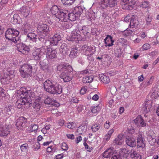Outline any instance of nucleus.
I'll return each mask as SVG.
<instances>
[{"mask_svg":"<svg viewBox=\"0 0 159 159\" xmlns=\"http://www.w3.org/2000/svg\"><path fill=\"white\" fill-rule=\"evenodd\" d=\"M5 95V90L2 87H0V97H4Z\"/></svg>","mask_w":159,"mask_h":159,"instance_id":"nucleus-58","label":"nucleus"},{"mask_svg":"<svg viewBox=\"0 0 159 159\" xmlns=\"http://www.w3.org/2000/svg\"><path fill=\"white\" fill-rule=\"evenodd\" d=\"M61 39L60 35L58 34H56L52 37L50 38L47 41L46 43H50V45L52 46L56 45Z\"/></svg>","mask_w":159,"mask_h":159,"instance_id":"nucleus-13","label":"nucleus"},{"mask_svg":"<svg viewBox=\"0 0 159 159\" xmlns=\"http://www.w3.org/2000/svg\"><path fill=\"white\" fill-rule=\"evenodd\" d=\"M11 75H8V74L4 73L1 79V82L2 84H8L10 82L12 78Z\"/></svg>","mask_w":159,"mask_h":159,"instance_id":"nucleus-27","label":"nucleus"},{"mask_svg":"<svg viewBox=\"0 0 159 159\" xmlns=\"http://www.w3.org/2000/svg\"><path fill=\"white\" fill-rule=\"evenodd\" d=\"M139 22L138 20L135 18H132L130 20L129 28H134L136 29L138 28Z\"/></svg>","mask_w":159,"mask_h":159,"instance_id":"nucleus-29","label":"nucleus"},{"mask_svg":"<svg viewBox=\"0 0 159 159\" xmlns=\"http://www.w3.org/2000/svg\"><path fill=\"white\" fill-rule=\"evenodd\" d=\"M93 48L91 46H88L85 44L82 47V50L83 51L84 54L85 55H88L89 54H93L92 51Z\"/></svg>","mask_w":159,"mask_h":159,"instance_id":"nucleus-24","label":"nucleus"},{"mask_svg":"<svg viewBox=\"0 0 159 159\" xmlns=\"http://www.w3.org/2000/svg\"><path fill=\"white\" fill-rule=\"evenodd\" d=\"M93 80V78L92 76H85L83 79V82L84 83H90Z\"/></svg>","mask_w":159,"mask_h":159,"instance_id":"nucleus-43","label":"nucleus"},{"mask_svg":"<svg viewBox=\"0 0 159 159\" xmlns=\"http://www.w3.org/2000/svg\"><path fill=\"white\" fill-rule=\"evenodd\" d=\"M93 54H89L88 55H86L87 56V59L90 61H92L94 60V58L93 57Z\"/></svg>","mask_w":159,"mask_h":159,"instance_id":"nucleus-60","label":"nucleus"},{"mask_svg":"<svg viewBox=\"0 0 159 159\" xmlns=\"http://www.w3.org/2000/svg\"><path fill=\"white\" fill-rule=\"evenodd\" d=\"M27 37L29 40H31L33 42H36L37 35L35 33H29L27 35Z\"/></svg>","mask_w":159,"mask_h":159,"instance_id":"nucleus-39","label":"nucleus"},{"mask_svg":"<svg viewBox=\"0 0 159 159\" xmlns=\"http://www.w3.org/2000/svg\"><path fill=\"white\" fill-rule=\"evenodd\" d=\"M5 116H6V114L4 108H0V117Z\"/></svg>","mask_w":159,"mask_h":159,"instance_id":"nucleus-57","label":"nucleus"},{"mask_svg":"<svg viewBox=\"0 0 159 159\" xmlns=\"http://www.w3.org/2000/svg\"><path fill=\"white\" fill-rule=\"evenodd\" d=\"M75 0H61L62 3L65 5H70Z\"/></svg>","mask_w":159,"mask_h":159,"instance_id":"nucleus-47","label":"nucleus"},{"mask_svg":"<svg viewBox=\"0 0 159 159\" xmlns=\"http://www.w3.org/2000/svg\"><path fill=\"white\" fill-rule=\"evenodd\" d=\"M125 142L126 144L130 147H134L136 145V142L135 139L130 136L126 137Z\"/></svg>","mask_w":159,"mask_h":159,"instance_id":"nucleus-21","label":"nucleus"},{"mask_svg":"<svg viewBox=\"0 0 159 159\" xmlns=\"http://www.w3.org/2000/svg\"><path fill=\"white\" fill-rule=\"evenodd\" d=\"M78 53V49L76 48H73L70 52L69 57L72 58H74L77 56Z\"/></svg>","mask_w":159,"mask_h":159,"instance_id":"nucleus-37","label":"nucleus"},{"mask_svg":"<svg viewBox=\"0 0 159 159\" xmlns=\"http://www.w3.org/2000/svg\"><path fill=\"white\" fill-rule=\"evenodd\" d=\"M100 78L101 81L105 84H108L110 82L109 78L103 74H101L100 75Z\"/></svg>","mask_w":159,"mask_h":159,"instance_id":"nucleus-38","label":"nucleus"},{"mask_svg":"<svg viewBox=\"0 0 159 159\" xmlns=\"http://www.w3.org/2000/svg\"><path fill=\"white\" fill-rule=\"evenodd\" d=\"M115 55L117 57H120L122 55L121 50L120 49H116L115 51Z\"/></svg>","mask_w":159,"mask_h":159,"instance_id":"nucleus-54","label":"nucleus"},{"mask_svg":"<svg viewBox=\"0 0 159 159\" xmlns=\"http://www.w3.org/2000/svg\"><path fill=\"white\" fill-rule=\"evenodd\" d=\"M106 47H110L113 45L114 41L112 39V37L110 35H107L104 39Z\"/></svg>","mask_w":159,"mask_h":159,"instance_id":"nucleus-25","label":"nucleus"},{"mask_svg":"<svg viewBox=\"0 0 159 159\" xmlns=\"http://www.w3.org/2000/svg\"><path fill=\"white\" fill-rule=\"evenodd\" d=\"M148 140L149 143L151 145H154L156 143V139L155 138V136L152 132H151L148 134Z\"/></svg>","mask_w":159,"mask_h":159,"instance_id":"nucleus-28","label":"nucleus"},{"mask_svg":"<svg viewBox=\"0 0 159 159\" xmlns=\"http://www.w3.org/2000/svg\"><path fill=\"white\" fill-rule=\"evenodd\" d=\"M128 132L130 134H132L134 133L135 130L133 127H131L130 128H128Z\"/></svg>","mask_w":159,"mask_h":159,"instance_id":"nucleus-63","label":"nucleus"},{"mask_svg":"<svg viewBox=\"0 0 159 159\" xmlns=\"http://www.w3.org/2000/svg\"><path fill=\"white\" fill-rule=\"evenodd\" d=\"M46 52V49L45 48H42L40 50L39 49H36L32 53L33 58L35 60H39L42 56Z\"/></svg>","mask_w":159,"mask_h":159,"instance_id":"nucleus-9","label":"nucleus"},{"mask_svg":"<svg viewBox=\"0 0 159 159\" xmlns=\"http://www.w3.org/2000/svg\"><path fill=\"white\" fill-rule=\"evenodd\" d=\"M19 72L22 77L29 78L32 75V67L30 64H24L20 66Z\"/></svg>","mask_w":159,"mask_h":159,"instance_id":"nucleus-3","label":"nucleus"},{"mask_svg":"<svg viewBox=\"0 0 159 159\" xmlns=\"http://www.w3.org/2000/svg\"><path fill=\"white\" fill-rule=\"evenodd\" d=\"M9 130L8 126L5 124L4 125H0V136H7L8 134L10 133Z\"/></svg>","mask_w":159,"mask_h":159,"instance_id":"nucleus-15","label":"nucleus"},{"mask_svg":"<svg viewBox=\"0 0 159 159\" xmlns=\"http://www.w3.org/2000/svg\"><path fill=\"white\" fill-rule=\"evenodd\" d=\"M152 16H150L149 15H148L146 19V25L147 26L151 25H152Z\"/></svg>","mask_w":159,"mask_h":159,"instance_id":"nucleus-49","label":"nucleus"},{"mask_svg":"<svg viewBox=\"0 0 159 159\" xmlns=\"http://www.w3.org/2000/svg\"><path fill=\"white\" fill-rule=\"evenodd\" d=\"M44 102L45 104L53 105L55 107H57L60 106V104L55 100L50 98L46 99Z\"/></svg>","mask_w":159,"mask_h":159,"instance_id":"nucleus-26","label":"nucleus"},{"mask_svg":"<svg viewBox=\"0 0 159 159\" xmlns=\"http://www.w3.org/2000/svg\"><path fill=\"white\" fill-rule=\"evenodd\" d=\"M130 155L133 159H141L140 154L134 149H131L129 152Z\"/></svg>","mask_w":159,"mask_h":159,"instance_id":"nucleus-30","label":"nucleus"},{"mask_svg":"<svg viewBox=\"0 0 159 159\" xmlns=\"http://www.w3.org/2000/svg\"><path fill=\"white\" fill-rule=\"evenodd\" d=\"M152 103V102L151 100L145 102L142 107V110L143 113H147L150 111Z\"/></svg>","mask_w":159,"mask_h":159,"instance_id":"nucleus-20","label":"nucleus"},{"mask_svg":"<svg viewBox=\"0 0 159 159\" xmlns=\"http://www.w3.org/2000/svg\"><path fill=\"white\" fill-rule=\"evenodd\" d=\"M61 148L63 150L66 151L68 148V147L66 143H63L62 144Z\"/></svg>","mask_w":159,"mask_h":159,"instance_id":"nucleus-56","label":"nucleus"},{"mask_svg":"<svg viewBox=\"0 0 159 159\" xmlns=\"http://www.w3.org/2000/svg\"><path fill=\"white\" fill-rule=\"evenodd\" d=\"M17 50L19 52L25 55L28 54L30 51L29 47L22 43L17 45Z\"/></svg>","mask_w":159,"mask_h":159,"instance_id":"nucleus-14","label":"nucleus"},{"mask_svg":"<svg viewBox=\"0 0 159 159\" xmlns=\"http://www.w3.org/2000/svg\"><path fill=\"white\" fill-rule=\"evenodd\" d=\"M117 4L116 0H101V5L103 8L107 7H114Z\"/></svg>","mask_w":159,"mask_h":159,"instance_id":"nucleus-12","label":"nucleus"},{"mask_svg":"<svg viewBox=\"0 0 159 159\" xmlns=\"http://www.w3.org/2000/svg\"><path fill=\"white\" fill-rule=\"evenodd\" d=\"M129 153V152L127 149L125 148H121L120 149V154L122 155L123 157L126 155H128V154Z\"/></svg>","mask_w":159,"mask_h":159,"instance_id":"nucleus-46","label":"nucleus"},{"mask_svg":"<svg viewBox=\"0 0 159 159\" xmlns=\"http://www.w3.org/2000/svg\"><path fill=\"white\" fill-rule=\"evenodd\" d=\"M134 32V29H129V28H127L126 30L125 31V33H126V36H129L132 34Z\"/></svg>","mask_w":159,"mask_h":159,"instance_id":"nucleus-51","label":"nucleus"},{"mask_svg":"<svg viewBox=\"0 0 159 159\" xmlns=\"http://www.w3.org/2000/svg\"><path fill=\"white\" fill-rule=\"evenodd\" d=\"M20 11L23 16L26 17L30 12V9L27 7H23L20 8Z\"/></svg>","mask_w":159,"mask_h":159,"instance_id":"nucleus-35","label":"nucleus"},{"mask_svg":"<svg viewBox=\"0 0 159 159\" xmlns=\"http://www.w3.org/2000/svg\"><path fill=\"white\" fill-rule=\"evenodd\" d=\"M83 9L80 6H77L75 7L74 10L73 11L76 16H79L83 12Z\"/></svg>","mask_w":159,"mask_h":159,"instance_id":"nucleus-36","label":"nucleus"},{"mask_svg":"<svg viewBox=\"0 0 159 159\" xmlns=\"http://www.w3.org/2000/svg\"><path fill=\"white\" fill-rule=\"evenodd\" d=\"M52 13L56 17V21L61 23L62 20H65V16H66L67 10L63 9H59L58 7L54 5L50 9Z\"/></svg>","mask_w":159,"mask_h":159,"instance_id":"nucleus-2","label":"nucleus"},{"mask_svg":"<svg viewBox=\"0 0 159 159\" xmlns=\"http://www.w3.org/2000/svg\"><path fill=\"white\" fill-rule=\"evenodd\" d=\"M19 31L13 28L8 29L5 33V37L7 39L11 41L14 43H16L19 41L18 35Z\"/></svg>","mask_w":159,"mask_h":159,"instance_id":"nucleus-4","label":"nucleus"},{"mask_svg":"<svg viewBox=\"0 0 159 159\" xmlns=\"http://www.w3.org/2000/svg\"><path fill=\"white\" fill-rule=\"evenodd\" d=\"M111 159H121L120 155L119 154L113 155Z\"/></svg>","mask_w":159,"mask_h":159,"instance_id":"nucleus-64","label":"nucleus"},{"mask_svg":"<svg viewBox=\"0 0 159 159\" xmlns=\"http://www.w3.org/2000/svg\"><path fill=\"white\" fill-rule=\"evenodd\" d=\"M116 150L113 147H110L107 149L103 153V157L106 158H108L113 154H116Z\"/></svg>","mask_w":159,"mask_h":159,"instance_id":"nucleus-16","label":"nucleus"},{"mask_svg":"<svg viewBox=\"0 0 159 159\" xmlns=\"http://www.w3.org/2000/svg\"><path fill=\"white\" fill-rule=\"evenodd\" d=\"M28 148V146L27 143L22 144L20 147L21 150L22 152H26Z\"/></svg>","mask_w":159,"mask_h":159,"instance_id":"nucleus-52","label":"nucleus"},{"mask_svg":"<svg viewBox=\"0 0 159 159\" xmlns=\"http://www.w3.org/2000/svg\"><path fill=\"white\" fill-rule=\"evenodd\" d=\"M71 72H65L61 74V78L63 79L64 82H68L72 80L73 75L70 74Z\"/></svg>","mask_w":159,"mask_h":159,"instance_id":"nucleus-22","label":"nucleus"},{"mask_svg":"<svg viewBox=\"0 0 159 159\" xmlns=\"http://www.w3.org/2000/svg\"><path fill=\"white\" fill-rule=\"evenodd\" d=\"M31 28V25L28 23L25 24L23 27V30L24 31V33H27L28 31Z\"/></svg>","mask_w":159,"mask_h":159,"instance_id":"nucleus-44","label":"nucleus"},{"mask_svg":"<svg viewBox=\"0 0 159 159\" xmlns=\"http://www.w3.org/2000/svg\"><path fill=\"white\" fill-rule=\"evenodd\" d=\"M44 90L52 94H60L62 92V88L57 82L47 80L43 83Z\"/></svg>","mask_w":159,"mask_h":159,"instance_id":"nucleus-1","label":"nucleus"},{"mask_svg":"<svg viewBox=\"0 0 159 159\" xmlns=\"http://www.w3.org/2000/svg\"><path fill=\"white\" fill-rule=\"evenodd\" d=\"M143 138L142 137L141 134H139L138 135L137 141V146L138 148H144L145 147V144L143 143Z\"/></svg>","mask_w":159,"mask_h":159,"instance_id":"nucleus-33","label":"nucleus"},{"mask_svg":"<svg viewBox=\"0 0 159 159\" xmlns=\"http://www.w3.org/2000/svg\"><path fill=\"white\" fill-rule=\"evenodd\" d=\"M122 7L124 9L127 10H130L132 9L133 8V6L129 5L128 3H122Z\"/></svg>","mask_w":159,"mask_h":159,"instance_id":"nucleus-42","label":"nucleus"},{"mask_svg":"<svg viewBox=\"0 0 159 159\" xmlns=\"http://www.w3.org/2000/svg\"><path fill=\"white\" fill-rule=\"evenodd\" d=\"M123 142V140L121 137L120 136H118L115 139L114 143L116 144L120 145H121Z\"/></svg>","mask_w":159,"mask_h":159,"instance_id":"nucleus-41","label":"nucleus"},{"mask_svg":"<svg viewBox=\"0 0 159 159\" xmlns=\"http://www.w3.org/2000/svg\"><path fill=\"white\" fill-rule=\"evenodd\" d=\"M69 38V40L76 43L81 39L80 35L76 31H73Z\"/></svg>","mask_w":159,"mask_h":159,"instance_id":"nucleus-19","label":"nucleus"},{"mask_svg":"<svg viewBox=\"0 0 159 159\" xmlns=\"http://www.w3.org/2000/svg\"><path fill=\"white\" fill-rule=\"evenodd\" d=\"M111 123L109 121H107L104 124V127L107 129H108L111 125Z\"/></svg>","mask_w":159,"mask_h":159,"instance_id":"nucleus-62","label":"nucleus"},{"mask_svg":"<svg viewBox=\"0 0 159 159\" xmlns=\"http://www.w3.org/2000/svg\"><path fill=\"white\" fill-rule=\"evenodd\" d=\"M57 70L62 74L65 72H71L73 70V69L70 65L68 66L65 64H61L57 66Z\"/></svg>","mask_w":159,"mask_h":159,"instance_id":"nucleus-10","label":"nucleus"},{"mask_svg":"<svg viewBox=\"0 0 159 159\" xmlns=\"http://www.w3.org/2000/svg\"><path fill=\"white\" fill-rule=\"evenodd\" d=\"M46 49V52L44 55H46V57L49 60H51L57 57V53L56 49H53L52 48H45Z\"/></svg>","mask_w":159,"mask_h":159,"instance_id":"nucleus-8","label":"nucleus"},{"mask_svg":"<svg viewBox=\"0 0 159 159\" xmlns=\"http://www.w3.org/2000/svg\"><path fill=\"white\" fill-rule=\"evenodd\" d=\"M134 123L136 125L139 127H145L146 125V122L141 116H139L134 120Z\"/></svg>","mask_w":159,"mask_h":159,"instance_id":"nucleus-17","label":"nucleus"},{"mask_svg":"<svg viewBox=\"0 0 159 159\" xmlns=\"http://www.w3.org/2000/svg\"><path fill=\"white\" fill-rule=\"evenodd\" d=\"M38 126L36 124H31L29 126L30 130L31 132H35L38 129Z\"/></svg>","mask_w":159,"mask_h":159,"instance_id":"nucleus-48","label":"nucleus"},{"mask_svg":"<svg viewBox=\"0 0 159 159\" xmlns=\"http://www.w3.org/2000/svg\"><path fill=\"white\" fill-rule=\"evenodd\" d=\"M140 6L141 7L143 8H147L149 6V3L146 1L143 2L140 5Z\"/></svg>","mask_w":159,"mask_h":159,"instance_id":"nucleus-55","label":"nucleus"},{"mask_svg":"<svg viewBox=\"0 0 159 159\" xmlns=\"http://www.w3.org/2000/svg\"><path fill=\"white\" fill-rule=\"evenodd\" d=\"M152 82V77H151L149 81L145 82L144 84H141V86L142 87V88H145L146 87L151 84Z\"/></svg>","mask_w":159,"mask_h":159,"instance_id":"nucleus-50","label":"nucleus"},{"mask_svg":"<svg viewBox=\"0 0 159 159\" xmlns=\"http://www.w3.org/2000/svg\"><path fill=\"white\" fill-rule=\"evenodd\" d=\"M66 16H65V18L64 19H65V20H62L61 22H66L67 21L68 19L72 21H74L76 20L77 18L78 17V16H76V15L74 12L68 14L67 10V13H66Z\"/></svg>","mask_w":159,"mask_h":159,"instance_id":"nucleus-18","label":"nucleus"},{"mask_svg":"<svg viewBox=\"0 0 159 159\" xmlns=\"http://www.w3.org/2000/svg\"><path fill=\"white\" fill-rule=\"evenodd\" d=\"M41 98L39 97L36 98L34 102L33 107L36 111H39L41 107Z\"/></svg>","mask_w":159,"mask_h":159,"instance_id":"nucleus-23","label":"nucleus"},{"mask_svg":"<svg viewBox=\"0 0 159 159\" xmlns=\"http://www.w3.org/2000/svg\"><path fill=\"white\" fill-rule=\"evenodd\" d=\"M100 128V125L98 124L95 123L91 127V129L93 132H96L98 131Z\"/></svg>","mask_w":159,"mask_h":159,"instance_id":"nucleus-45","label":"nucleus"},{"mask_svg":"<svg viewBox=\"0 0 159 159\" xmlns=\"http://www.w3.org/2000/svg\"><path fill=\"white\" fill-rule=\"evenodd\" d=\"M27 122V119L22 116L17 120L16 125L18 129H21L26 127Z\"/></svg>","mask_w":159,"mask_h":159,"instance_id":"nucleus-11","label":"nucleus"},{"mask_svg":"<svg viewBox=\"0 0 159 159\" xmlns=\"http://www.w3.org/2000/svg\"><path fill=\"white\" fill-rule=\"evenodd\" d=\"M79 30V32L80 33H82L84 35L87 34V33H88V31L85 27L83 28L81 30Z\"/></svg>","mask_w":159,"mask_h":159,"instance_id":"nucleus-59","label":"nucleus"},{"mask_svg":"<svg viewBox=\"0 0 159 159\" xmlns=\"http://www.w3.org/2000/svg\"><path fill=\"white\" fill-rule=\"evenodd\" d=\"M85 56L84 55H83L82 56L79 58L78 60V62L82 65L84 64L85 62Z\"/></svg>","mask_w":159,"mask_h":159,"instance_id":"nucleus-53","label":"nucleus"},{"mask_svg":"<svg viewBox=\"0 0 159 159\" xmlns=\"http://www.w3.org/2000/svg\"><path fill=\"white\" fill-rule=\"evenodd\" d=\"M59 50L63 55H65L68 52L69 49L66 44L63 43L61 46Z\"/></svg>","mask_w":159,"mask_h":159,"instance_id":"nucleus-31","label":"nucleus"},{"mask_svg":"<svg viewBox=\"0 0 159 159\" xmlns=\"http://www.w3.org/2000/svg\"><path fill=\"white\" fill-rule=\"evenodd\" d=\"M143 49L147 50L149 49L150 48V45L148 43L144 44L142 46Z\"/></svg>","mask_w":159,"mask_h":159,"instance_id":"nucleus-61","label":"nucleus"},{"mask_svg":"<svg viewBox=\"0 0 159 159\" xmlns=\"http://www.w3.org/2000/svg\"><path fill=\"white\" fill-rule=\"evenodd\" d=\"M13 107L12 106L8 105L7 107L4 108L6 114V116H7L9 117L14 112Z\"/></svg>","mask_w":159,"mask_h":159,"instance_id":"nucleus-32","label":"nucleus"},{"mask_svg":"<svg viewBox=\"0 0 159 159\" xmlns=\"http://www.w3.org/2000/svg\"><path fill=\"white\" fill-rule=\"evenodd\" d=\"M37 32L39 37V39L41 42L44 41L45 37L49 32V27L46 24H43L39 25L37 28Z\"/></svg>","mask_w":159,"mask_h":159,"instance_id":"nucleus-5","label":"nucleus"},{"mask_svg":"<svg viewBox=\"0 0 159 159\" xmlns=\"http://www.w3.org/2000/svg\"><path fill=\"white\" fill-rule=\"evenodd\" d=\"M19 92L21 93L22 95L23 94L25 95V99H27V98L30 99V102L34 100L35 97V93L32 89L28 90L25 87H22L20 89Z\"/></svg>","mask_w":159,"mask_h":159,"instance_id":"nucleus-6","label":"nucleus"},{"mask_svg":"<svg viewBox=\"0 0 159 159\" xmlns=\"http://www.w3.org/2000/svg\"><path fill=\"white\" fill-rule=\"evenodd\" d=\"M18 93L20 94L19 96V99L16 102V105L18 108H20L22 107L24 105H26L30 103V99L27 98L25 99V95L23 94L22 95L21 93L19 92Z\"/></svg>","mask_w":159,"mask_h":159,"instance_id":"nucleus-7","label":"nucleus"},{"mask_svg":"<svg viewBox=\"0 0 159 159\" xmlns=\"http://www.w3.org/2000/svg\"><path fill=\"white\" fill-rule=\"evenodd\" d=\"M100 107L99 106H97L96 107H92L91 111L92 112L94 115V116H95L100 111Z\"/></svg>","mask_w":159,"mask_h":159,"instance_id":"nucleus-40","label":"nucleus"},{"mask_svg":"<svg viewBox=\"0 0 159 159\" xmlns=\"http://www.w3.org/2000/svg\"><path fill=\"white\" fill-rule=\"evenodd\" d=\"M97 13H95L93 11L89 12L86 15V17L89 19V20L91 22L94 20L96 17Z\"/></svg>","mask_w":159,"mask_h":159,"instance_id":"nucleus-34","label":"nucleus"}]
</instances>
